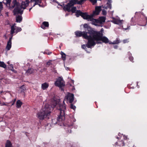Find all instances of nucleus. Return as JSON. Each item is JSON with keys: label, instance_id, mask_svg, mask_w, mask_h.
Listing matches in <instances>:
<instances>
[{"label": "nucleus", "instance_id": "11", "mask_svg": "<svg viewBox=\"0 0 147 147\" xmlns=\"http://www.w3.org/2000/svg\"><path fill=\"white\" fill-rule=\"evenodd\" d=\"M31 2L32 3L33 2L35 3H34L33 7H34L36 5H38L40 7H43L45 6V5L42 4L40 0H30Z\"/></svg>", "mask_w": 147, "mask_h": 147}, {"label": "nucleus", "instance_id": "47", "mask_svg": "<svg viewBox=\"0 0 147 147\" xmlns=\"http://www.w3.org/2000/svg\"><path fill=\"white\" fill-rule=\"evenodd\" d=\"M129 42L128 39H125L123 41V42L124 43H128Z\"/></svg>", "mask_w": 147, "mask_h": 147}, {"label": "nucleus", "instance_id": "55", "mask_svg": "<svg viewBox=\"0 0 147 147\" xmlns=\"http://www.w3.org/2000/svg\"><path fill=\"white\" fill-rule=\"evenodd\" d=\"M128 54L129 55V56L131 55V53H130V52H128Z\"/></svg>", "mask_w": 147, "mask_h": 147}, {"label": "nucleus", "instance_id": "10", "mask_svg": "<svg viewBox=\"0 0 147 147\" xmlns=\"http://www.w3.org/2000/svg\"><path fill=\"white\" fill-rule=\"evenodd\" d=\"M55 84L56 86L59 87H62L65 85L63 83V79L61 77H59L57 79Z\"/></svg>", "mask_w": 147, "mask_h": 147}, {"label": "nucleus", "instance_id": "49", "mask_svg": "<svg viewBox=\"0 0 147 147\" xmlns=\"http://www.w3.org/2000/svg\"><path fill=\"white\" fill-rule=\"evenodd\" d=\"M118 135L119 137H121V136H123V135L122 134H121L120 133H119L118 134Z\"/></svg>", "mask_w": 147, "mask_h": 147}, {"label": "nucleus", "instance_id": "37", "mask_svg": "<svg viewBox=\"0 0 147 147\" xmlns=\"http://www.w3.org/2000/svg\"><path fill=\"white\" fill-rule=\"evenodd\" d=\"M52 53V52L50 51L49 50H45L44 52V54H47L50 55Z\"/></svg>", "mask_w": 147, "mask_h": 147}, {"label": "nucleus", "instance_id": "14", "mask_svg": "<svg viewBox=\"0 0 147 147\" xmlns=\"http://www.w3.org/2000/svg\"><path fill=\"white\" fill-rule=\"evenodd\" d=\"M88 21L92 22V24L95 25H97L98 23V19H94L93 18V15H91V16L90 18Z\"/></svg>", "mask_w": 147, "mask_h": 147}, {"label": "nucleus", "instance_id": "6", "mask_svg": "<svg viewBox=\"0 0 147 147\" xmlns=\"http://www.w3.org/2000/svg\"><path fill=\"white\" fill-rule=\"evenodd\" d=\"M76 37L82 36L84 39L87 40L88 35L86 31L82 32L80 31H77L75 32Z\"/></svg>", "mask_w": 147, "mask_h": 147}, {"label": "nucleus", "instance_id": "57", "mask_svg": "<svg viewBox=\"0 0 147 147\" xmlns=\"http://www.w3.org/2000/svg\"><path fill=\"white\" fill-rule=\"evenodd\" d=\"M55 2H56V3H57L58 4V5H60V6H62V5H60V4H59V3L57 1H55Z\"/></svg>", "mask_w": 147, "mask_h": 147}, {"label": "nucleus", "instance_id": "35", "mask_svg": "<svg viewBox=\"0 0 147 147\" xmlns=\"http://www.w3.org/2000/svg\"><path fill=\"white\" fill-rule=\"evenodd\" d=\"M86 1V0H80L79 1H77L76 3L78 4L81 5L84 3Z\"/></svg>", "mask_w": 147, "mask_h": 147}, {"label": "nucleus", "instance_id": "56", "mask_svg": "<svg viewBox=\"0 0 147 147\" xmlns=\"http://www.w3.org/2000/svg\"><path fill=\"white\" fill-rule=\"evenodd\" d=\"M55 2H56V3H57L58 4V5H60V6H62V5H60V4H59V3L57 1H55Z\"/></svg>", "mask_w": 147, "mask_h": 147}, {"label": "nucleus", "instance_id": "30", "mask_svg": "<svg viewBox=\"0 0 147 147\" xmlns=\"http://www.w3.org/2000/svg\"><path fill=\"white\" fill-rule=\"evenodd\" d=\"M112 2V1H108L107 2V7L108 8H109L110 9H111V3Z\"/></svg>", "mask_w": 147, "mask_h": 147}, {"label": "nucleus", "instance_id": "64", "mask_svg": "<svg viewBox=\"0 0 147 147\" xmlns=\"http://www.w3.org/2000/svg\"><path fill=\"white\" fill-rule=\"evenodd\" d=\"M76 121V119H75V120L74 121Z\"/></svg>", "mask_w": 147, "mask_h": 147}, {"label": "nucleus", "instance_id": "13", "mask_svg": "<svg viewBox=\"0 0 147 147\" xmlns=\"http://www.w3.org/2000/svg\"><path fill=\"white\" fill-rule=\"evenodd\" d=\"M101 10V7L100 6L96 7L95 8V11L93 12V15H98Z\"/></svg>", "mask_w": 147, "mask_h": 147}, {"label": "nucleus", "instance_id": "8", "mask_svg": "<svg viewBox=\"0 0 147 147\" xmlns=\"http://www.w3.org/2000/svg\"><path fill=\"white\" fill-rule=\"evenodd\" d=\"M15 24H14L11 27L10 34L11 35L13 36V34L15 32L17 33L18 32L21 31L22 30L21 28L16 26Z\"/></svg>", "mask_w": 147, "mask_h": 147}, {"label": "nucleus", "instance_id": "48", "mask_svg": "<svg viewBox=\"0 0 147 147\" xmlns=\"http://www.w3.org/2000/svg\"><path fill=\"white\" fill-rule=\"evenodd\" d=\"M15 74H17V71L14 69V68H13V69H11V70Z\"/></svg>", "mask_w": 147, "mask_h": 147}, {"label": "nucleus", "instance_id": "44", "mask_svg": "<svg viewBox=\"0 0 147 147\" xmlns=\"http://www.w3.org/2000/svg\"><path fill=\"white\" fill-rule=\"evenodd\" d=\"M102 14L104 16H105L107 14V12L105 10H102Z\"/></svg>", "mask_w": 147, "mask_h": 147}, {"label": "nucleus", "instance_id": "42", "mask_svg": "<svg viewBox=\"0 0 147 147\" xmlns=\"http://www.w3.org/2000/svg\"><path fill=\"white\" fill-rule=\"evenodd\" d=\"M86 44L85 45L84 44L82 45V48L83 49H85V50H86V49H87L86 47H87V46H86Z\"/></svg>", "mask_w": 147, "mask_h": 147}, {"label": "nucleus", "instance_id": "62", "mask_svg": "<svg viewBox=\"0 0 147 147\" xmlns=\"http://www.w3.org/2000/svg\"><path fill=\"white\" fill-rule=\"evenodd\" d=\"M134 145L133 144H132V147H134Z\"/></svg>", "mask_w": 147, "mask_h": 147}, {"label": "nucleus", "instance_id": "26", "mask_svg": "<svg viewBox=\"0 0 147 147\" xmlns=\"http://www.w3.org/2000/svg\"><path fill=\"white\" fill-rule=\"evenodd\" d=\"M22 19L21 16H18L16 17V22H20L22 21Z\"/></svg>", "mask_w": 147, "mask_h": 147}, {"label": "nucleus", "instance_id": "40", "mask_svg": "<svg viewBox=\"0 0 147 147\" xmlns=\"http://www.w3.org/2000/svg\"><path fill=\"white\" fill-rule=\"evenodd\" d=\"M129 59L133 63L134 62V61H133L134 58L131 55H130V56H129Z\"/></svg>", "mask_w": 147, "mask_h": 147}, {"label": "nucleus", "instance_id": "18", "mask_svg": "<svg viewBox=\"0 0 147 147\" xmlns=\"http://www.w3.org/2000/svg\"><path fill=\"white\" fill-rule=\"evenodd\" d=\"M49 26V23L47 22H43L41 25V27L44 29H46V27H48Z\"/></svg>", "mask_w": 147, "mask_h": 147}, {"label": "nucleus", "instance_id": "43", "mask_svg": "<svg viewBox=\"0 0 147 147\" xmlns=\"http://www.w3.org/2000/svg\"><path fill=\"white\" fill-rule=\"evenodd\" d=\"M92 2V4L93 5H94L97 2V0H92L91 1H90Z\"/></svg>", "mask_w": 147, "mask_h": 147}, {"label": "nucleus", "instance_id": "31", "mask_svg": "<svg viewBox=\"0 0 147 147\" xmlns=\"http://www.w3.org/2000/svg\"><path fill=\"white\" fill-rule=\"evenodd\" d=\"M83 12H81L80 10H77L76 12V14L77 17H78L79 16H82V15Z\"/></svg>", "mask_w": 147, "mask_h": 147}, {"label": "nucleus", "instance_id": "22", "mask_svg": "<svg viewBox=\"0 0 147 147\" xmlns=\"http://www.w3.org/2000/svg\"><path fill=\"white\" fill-rule=\"evenodd\" d=\"M115 144L116 145H119L120 146H124L125 145L124 142L122 139L121 141H119L118 142H116Z\"/></svg>", "mask_w": 147, "mask_h": 147}, {"label": "nucleus", "instance_id": "21", "mask_svg": "<svg viewBox=\"0 0 147 147\" xmlns=\"http://www.w3.org/2000/svg\"><path fill=\"white\" fill-rule=\"evenodd\" d=\"M105 20L106 18L105 17H101L100 18L99 20H98V23L102 24L105 22Z\"/></svg>", "mask_w": 147, "mask_h": 147}, {"label": "nucleus", "instance_id": "2", "mask_svg": "<svg viewBox=\"0 0 147 147\" xmlns=\"http://www.w3.org/2000/svg\"><path fill=\"white\" fill-rule=\"evenodd\" d=\"M88 35L87 43L86 46L88 48H91L92 46L95 45L96 44H98L101 43L100 41L101 36H103V34L100 32H98L92 30L88 31Z\"/></svg>", "mask_w": 147, "mask_h": 147}, {"label": "nucleus", "instance_id": "33", "mask_svg": "<svg viewBox=\"0 0 147 147\" xmlns=\"http://www.w3.org/2000/svg\"><path fill=\"white\" fill-rule=\"evenodd\" d=\"M120 42V40L118 38H117L116 40H114L112 43L113 44H118Z\"/></svg>", "mask_w": 147, "mask_h": 147}, {"label": "nucleus", "instance_id": "24", "mask_svg": "<svg viewBox=\"0 0 147 147\" xmlns=\"http://www.w3.org/2000/svg\"><path fill=\"white\" fill-rule=\"evenodd\" d=\"M84 27L85 28H86L87 30L88 31L87 32H86V33H87V34H88V31L92 30L90 27L89 26H88V25L86 24H85L84 25Z\"/></svg>", "mask_w": 147, "mask_h": 147}, {"label": "nucleus", "instance_id": "15", "mask_svg": "<svg viewBox=\"0 0 147 147\" xmlns=\"http://www.w3.org/2000/svg\"><path fill=\"white\" fill-rule=\"evenodd\" d=\"M111 22L114 24L121 25L122 24L121 20L116 19L114 18H113V20Z\"/></svg>", "mask_w": 147, "mask_h": 147}, {"label": "nucleus", "instance_id": "53", "mask_svg": "<svg viewBox=\"0 0 147 147\" xmlns=\"http://www.w3.org/2000/svg\"><path fill=\"white\" fill-rule=\"evenodd\" d=\"M51 64V63L49 62H48L47 63V65H50Z\"/></svg>", "mask_w": 147, "mask_h": 147}, {"label": "nucleus", "instance_id": "23", "mask_svg": "<svg viewBox=\"0 0 147 147\" xmlns=\"http://www.w3.org/2000/svg\"><path fill=\"white\" fill-rule=\"evenodd\" d=\"M5 147H13L11 142L9 140H7L5 144Z\"/></svg>", "mask_w": 147, "mask_h": 147}, {"label": "nucleus", "instance_id": "12", "mask_svg": "<svg viewBox=\"0 0 147 147\" xmlns=\"http://www.w3.org/2000/svg\"><path fill=\"white\" fill-rule=\"evenodd\" d=\"M13 35H11L9 38L7 42V45L6 47V50L7 51H9L10 50L11 47V40L12 39Z\"/></svg>", "mask_w": 147, "mask_h": 147}, {"label": "nucleus", "instance_id": "61", "mask_svg": "<svg viewBox=\"0 0 147 147\" xmlns=\"http://www.w3.org/2000/svg\"><path fill=\"white\" fill-rule=\"evenodd\" d=\"M7 63L8 64H9V62L8 61V62H7Z\"/></svg>", "mask_w": 147, "mask_h": 147}, {"label": "nucleus", "instance_id": "51", "mask_svg": "<svg viewBox=\"0 0 147 147\" xmlns=\"http://www.w3.org/2000/svg\"><path fill=\"white\" fill-rule=\"evenodd\" d=\"M103 31H104L103 29V28H102L101 29L100 31L99 32H100L102 33V32H103Z\"/></svg>", "mask_w": 147, "mask_h": 147}, {"label": "nucleus", "instance_id": "58", "mask_svg": "<svg viewBox=\"0 0 147 147\" xmlns=\"http://www.w3.org/2000/svg\"><path fill=\"white\" fill-rule=\"evenodd\" d=\"M33 7L32 6V7H31L29 9V11H30L32 9V8Z\"/></svg>", "mask_w": 147, "mask_h": 147}, {"label": "nucleus", "instance_id": "28", "mask_svg": "<svg viewBox=\"0 0 147 147\" xmlns=\"http://www.w3.org/2000/svg\"><path fill=\"white\" fill-rule=\"evenodd\" d=\"M0 67L5 69L6 68V65L3 61H0Z\"/></svg>", "mask_w": 147, "mask_h": 147}, {"label": "nucleus", "instance_id": "4", "mask_svg": "<svg viewBox=\"0 0 147 147\" xmlns=\"http://www.w3.org/2000/svg\"><path fill=\"white\" fill-rule=\"evenodd\" d=\"M136 17L138 18L137 22L138 24L142 26H145L147 23V17L145 16L143 13L140 12H136Z\"/></svg>", "mask_w": 147, "mask_h": 147}, {"label": "nucleus", "instance_id": "29", "mask_svg": "<svg viewBox=\"0 0 147 147\" xmlns=\"http://www.w3.org/2000/svg\"><path fill=\"white\" fill-rule=\"evenodd\" d=\"M61 58L62 59L63 61H65L66 59V55L65 53H64L62 51H61Z\"/></svg>", "mask_w": 147, "mask_h": 147}, {"label": "nucleus", "instance_id": "5", "mask_svg": "<svg viewBox=\"0 0 147 147\" xmlns=\"http://www.w3.org/2000/svg\"><path fill=\"white\" fill-rule=\"evenodd\" d=\"M51 112L49 108H45L44 110L40 111L37 113V117L40 120H43L45 119L46 120H48L51 117Z\"/></svg>", "mask_w": 147, "mask_h": 147}, {"label": "nucleus", "instance_id": "63", "mask_svg": "<svg viewBox=\"0 0 147 147\" xmlns=\"http://www.w3.org/2000/svg\"><path fill=\"white\" fill-rule=\"evenodd\" d=\"M129 146H131V145H129Z\"/></svg>", "mask_w": 147, "mask_h": 147}, {"label": "nucleus", "instance_id": "1", "mask_svg": "<svg viewBox=\"0 0 147 147\" xmlns=\"http://www.w3.org/2000/svg\"><path fill=\"white\" fill-rule=\"evenodd\" d=\"M60 100L59 99L56 100L54 99L51 101V105L52 107L53 108L56 107L59 111L60 113V115L58 117L51 119V123L53 124H55L57 123L58 121H62L63 117H64V111L66 109V105L64 103V100L62 104H60Z\"/></svg>", "mask_w": 147, "mask_h": 147}, {"label": "nucleus", "instance_id": "45", "mask_svg": "<svg viewBox=\"0 0 147 147\" xmlns=\"http://www.w3.org/2000/svg\"><path fill=\"white\" fill-rule=\"evenodd\" d=\"M16 98H15L13 100H12V101L11 102H12V104H11V105L12 106V105H13L16 101Z\"/></svg>", "mask_w": 147, "mask_h": 147}, {"label": "nucleus", "instance_id": "7", "mask_svg": "<svg viewBox=\"0 0 147 147\" xmlns=\"http://www.w3.org/2000/svg\"><path fill=\"white\" fill-rule=\"evenodd\" d=\"M75 1L73 0L69 1V2L67 5L64 6L63 8V9L65 11H67L68 12H70L71 8L76 3Z\"/></svg>", "mask_w": 147, "mask_h": 147}, {"label": "nucleus", "instance_id": "19", "mask_svg": "<svg viewBox=\"0 0 147 147\" xmlns=\"http://www.w3.org/2000/svg\"><path fill=\"white\" fill-rule=\"evenodd\" d=\"M49 86V84L47 82H45L42 84L41 85V88L43 90H45Z\"/></svg>", "mask_w": 147, "mask_h": 147}, {"label": "nucleus", "instance_id": "27", "mask_svg": "<svg viewBox=\"0 0 147 147\" xmlns=\"http://www.w3.org/2000/svg\"><path fill=\"white\" fill-rule=\"evenodd\" d=\"M13 0H4L3 1V3L7 5H8L9 6L10 4H11V1H12Z\"/></svg>", "mask_w": 147, "mask_h": 147}, {"label": "nucleus", "instance_id": "25", "mask_svg": "<svg viewBox=\"0 0 147 147\" xmlns=\"http://www.w3.org/2000/svg\"><path fill=\"white\" fill-rule=\"evenodd\" d=\"M116 138L118 139H121L122 140L123 139L125 140L129 139L127 138V136H126L125 135H123V136H121V137L120 138L117 136L116 137Z\"/></svg>", "mask_w": 147, "mask_h": 147}, {"label": "nucleus", "instance_id": "41", "mask_svg": "<svg viewBox=\"0 0 147 147\" xmlns=\"http://www.w3.org/2000/svg\"><path fill=\"white\" fill-rule=\"evenodd\" d=\"M13 67L12 64H10L9 65V67H8V69L11 70L12 69H13Z\"/></svg>", "mask_w": 147, "mask_h": 147}, {"label": "nucleus", "instance_id": "34", "mask_svg": "<svg viewBox=\"0 0 147 147\" xmlns=\"http://www.w3.org/2000/svg\"><path fill=\"white\" fill-rule=\"evenodd\" d=\"M76 7L72 6L70 9V11H71L72 13H74L76 12Z\"/></svg>", "mask_w": 147, "mask_h": 147}, {"label": "nucleus", "instance_id": "9", "mask_svg": "<svg viewBox=\"0 0 147 147\" xmlns=\"http://www.w3.org/2000/svg\"><path fill=\"white\" fill-rule=\"evenodd\" d=\"M74 99V94L68 93L65 96L64 98L65 100L69 101L70 103H72Z\"/></svg>", "mask_w": 147, "mask_h": 147}, {"label": "nucleus", "instance_id": "54", "mask_svg": "<svg viewBox=\"0 0 147 147\" xmlns=\"http://www.w3.org/2000/svg\"><path fill=\"white\" fill-rule=\"evenodd\" d=\"M2 105H5V106H7V105L5 103H4Z\"/></svg>", "mask_w": 147, "mask_h": 147}, {"label": "nucleus", "instance_id": "3", "mask_svg": "<svg viewBox=\"0 0 147 147\" xmlns=\"http://www.w3.org/2000/svg\"><path fill=\"white\" fill-rule=\"evenodd\" d=\"M29 2V0H25V1L22 3L20 5V3L17 1V0H13L11 4L9 6V9L11 10L15 7L13 11L14 15L19 14L22 15L23 12V10H22V9H26L28 5Z\"/></svg>", "mask_w": 147, "mask_h": 147}, {"label": "nucleus", "instance_id": "60", "mask_svg": "<svg viewBox=\"0 0 147 147\" xmlns=\"http://www.w3.org/2000/svg\"><path fill=\"white\" fill-rule=\"evenodd\" d=\"M107 0V1H111V0Z\"/></svg>", "mask_w": 147, "mask_h": 147}, {"label": "nucleus", "instance_id": "52", "mask_svg": "<svg viewBox=\"0 0 147 147\" xmlns=\"http://www.w3.org/2000/svg\"><path fill=\"white\" fill-rule=\"evenodd\" d=\"M114 48L115 49H117L118 48V46L117 45H115L114 46Z\"/></svg>", "mask_w": 147, "mask_h": 147}, {"label": "nucleus", "instance_id": "20", "mask_svg": "<svg viewBox=\"0 0 147 147\" xmlns=\"http://www.w3.org/2000/svg\"><path fill=\"white\" fill-rule=\"evenodd\" d=\"M23 104L22 102L20 100H18L16 103L17 108H20Z\"/></svg>", "mask_w": 147, "mask_h": 147}, {"label": "nucleus", "instance_id": "50", "mask_svg": "<svg viewBox=\"0 0 147 147\" xmlns=\"http://www.w3.org/2000/svg\"><path fill=\"white\" fill-rule=\"evenodd\" d=\"M129 28H130V26H128L127 28H123V29H124L125 30H126L127 29H129Z\"/></svg>", "mask_w": 147, "mask_h": 147}, {"label": "nucleus", "instance_id": "46", "mask_svg": "<svg viewBox=\"0 0 147 147\" xmlns=\"http://www.w3.org/2000/svg\"><path fill=\"white\" fill-rule=\"evenodd\" d=\"M3 8V5L1 2H0V13H1Z\"/></svg>", "mask_w": 147, "mask_h": 147}, {"label": "nucleus", "instance_id": "39", "mask_svg": "<svg viewBox=\"0 0 147 147\" xmlns=\"http://www.w3.org/2000/svg\"><path fill=\"white\" fill-rule=\"evenodd\" d=\"M70 108L74 110H75L76 109V107L72 104L70 105Z\"/></svg>", "mask_w": 147, "mask_h": 147}, {"label": "nucleus", "instance_id": "38", "mask_svg": "<svg viewBox=\"0 0 147 147\" xmlns=\"http://www.w3.org/2000/svg\"><path fill=\"white\" fill-rule=\"evenodd\" d=\"M136 24V22L134 21V18H132L131 20V25H135Z\"/></svg>", "mask_w": 147, "mask_h": 147}, {"label": "nucleus", "instance_id": "16", "mask_svg": "<svg viewBox=\"0 0 147 147\" xmlns=\"http://www.w3.org/2000/svg\"><path fill=\"white\" fill-rule=\"evenodd\" d=\"M100 41H101L105 43H107L109 42V39L106 36H101Z\"/></svg>", "mask_w": 147, "mask_h": 147}, {"label": "nucleus", "instance_id": "17", "mask_svg": "<svg viewBox=\"0 0 147 147\" xmlns=\"http://www.w3.org/2000/svg\"><path fill=\"white\" fill-rule=\"evenodd\" d=\"M81 16L84 19L87 20L88 21L89 20L91 15H89L86 13H83Z\"/></svg>", "mask_w": 147, "mask_h": 147}, {"label": "nucleus", "instance_id": "36", "mask_svg": "<svg viewBox=\"0 0 147 147\" xmlns=\"http://www.w3.org/2000/svg\"><path fill=\"white\" fill-rule=\"evenodd\" d=\"M20 91L21 92H24L25 91L26 89L24 85H22L20 88Z\"/></svg>", "mask_w": 147, "mask_h": 147}, {"label": "nucleus", "instance_id": "32", "mask_svg": "<svg viewBox=\"0 0 147 147\" xmlns=\"http://www.w3.org/2000/svg\"><path fill=\"white\" fill-rule=\"evenodd\" d=\"M33 72V70L31 68H29L27 70L26 72V73L28 74H32Z\"/></svg>", "mask_w": 147, "mask_h": 147}, {"label": "nucleus", "instance_id": "59", "mask_svg": "<svg viewBox=\"0 0 147 147\" xmlns=\"http://www.w3.org/2000/svg\"><path fill=\"white\" fill-rule=\"evenodd\" d=\"M112 42H109V44H113L112 43Z\"/></svg>", "mask_w": 147, "mask_h": 147}]
</instances>
